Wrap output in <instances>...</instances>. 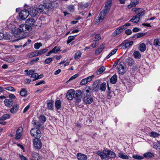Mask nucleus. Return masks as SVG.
Masks as SVG:
<instances>
[{
	"mask_svg": "<svg viewBox=\"0 0 160 160\" xmlns=\"http://www.w3.org/2000/svg\"><path fill=\"white\" fill-rule=\"evenodd\" d=\"M143 156L147 159H149L154 156V154L151 152H147L143 154Z\"/></svg>",
	"mask_w": 160,
	"mask_h": 160,
	"instance_id": "b1692460",
	"label": "nucleus"
},
{
	"mask_svg": "<svg viewBox=\"0 0 160 160\" xmlns=\"http://www.w3.org/2000/svg\"><path fill=\"white\" fill-rule=\"evenodd\" d=\"M42 44L41 43L37 42L34 44V47L35 49H38L40 47L42 46Z\"/></svg>",
	"mask_w": 160,
	"mask_h": 160,
	"instance_id": "58836bf2",
	"label": "nucleus"
},
{
	"mask_svg": "<svg viewBox=\"0 0 160 160\" xmlns=\"http://www.w3.org/2000/svg\"><path fill=\"white\" fill-rule=\"evenodd\" d=\"M146 47L145 44L142 43L140 45L139 49L141 52H144L146 49Z\"/></svg>",
	"mask_w": 160,
	"mask_h": 160,
	"instance_id": "c85d7f7f",
	"label": "nucleus"
},
{
	"mask_svg": "<svg viewBox=\"0 0 160 160\" xmlns=\"http://www.w3.org/2000/svg\"><path fill=\"white\" fill-rule=\"evenodd\" d=\"M44 6V7H43V10H42V13H46L47 12H48V8H49L48 7L46 6L44 4L43 5Z\"/></svg>",
	"mask_w": 160,
	"mask_h": 160,
	"instance_id": "37998d69",
	"label": "nucleus"
},
{
	"mask_svg": "<svg viewBox=\"0 0 160 160\" xmlns=\"http://www.w3.org/2000/svg\"><path fill=\"white\" fill-rule=\"evenodd\" d=\"M34 124L35 125V127H36L35 128H37L38 129V128H39L42 126L41 124L38 122H35L34 123Z\"/></svg>",
	"mask_w": 160,
	"mask_h": 160,
	"instance_id": "603ef678",
	"label": "nucleus"
},
{
	"mask_svg": "<svg viewBox=\"0 0 160 160\" xmlns=\"http://www.w3.org/2000/svg\"><path fill=\"white\" fill-rule=\"evenodd\" d=\"M4 103L6 106L10 107L13 105V102L12 99H6L4 101Z\"/></svg>",
	"mask_w": 160,
	"mask_h": 160,
	"instance_id": "dca6fc26",
	"label": "nucleus"
},
{
	"mask_svg": "<svg viewBox=\"0 0 160 160\" xmlns=\"http://www.w3.org/2000/svg\"><path fill=\"white\" fill-rule=\"evenodd\" d=\"M35 22V21L34 19L32 18H30L28 19L26 21V24L27 25H29V26L31 27V26H33Z\"/></svg>",
	"mask_w": 160,
	"mask_h": 160,
	"instance_id": "aec40b11",
	"label": "nucleus"
},
{
	"mask_svg": "<svg viewBox=\"0 0 160 160\" xmlns=\"http://www.w3.org/2000/svg\"><path fill=\"white\" fill-rule=\"evenodd\" d=\"M132 158H134L138 160H141L143 159V157L141 156L138 155H133Z\"/></svg>",
	"mask_w": 160,
	"mask_h": 160,
	"instance_id": "09e8293b",
	"label": "nucleus"
},
{
	"mask_svg": "<svg viewBox=\"0 0 160 160\" xmlns=\"http://www.w3.org/2000/svg\"><path fill=\"white\" fill-rule=\"evenodd\" d=\"M117 49H115L112 50L111 52H110L108 55L107 56V58H109L111 56L117 52Z\"/></svg>",
	"mask_w": 160,
	"mask_h": 160,
	"instance_id": "79ce46f5",
	"label": "nucleus"
},
{
	"mask_svg": "<svg viewBox=\"0 0 160 160\" xmlns=\"http://www.w3.org/2000/svg\"><path fill=\"white\" fill-rule=\"evenodd\" d=\"M124 30V26H122L117 28L112 34L113 36L115 37L120 34Z\"/></svg>",
	"mask_w": 160,
	"mask_h": 160,
	"instance_id": "4468645a",
	"label": "nucleus"
},
{
	"mask_svg": "<svg viewBox=\"0 0 160 160\" xmlns=\"http://www.w3.org/2000/svg\"><path fill=\"white\" fill-rule=\"evenodd\" d=\"M19 106L18 104H16L11 108L10 112L12 114L16 113L18 110Z\"/></svg>",
	"mask_w": 160,
	"mask_h": 160,
	"instance_id": "f3484780",
	"label": "nucleus"
},
{
	"mask_svg": "<svg viewBox=\"0 0 160 160\" xmlns=\"http://www.w3.org/2000/svg\"><path fill=\"white\" fill-rule=\"evenodd\" d=\"M92 88L89 86L84 87L81 91V95L83 98L84 102L87 104H90L93 102V98L92 96Z\"/></svg>",
	"mask_w": 160,
	"mask_h": 160,
	"instance_id": "f257e3e1",
	"label": "nucleus"
},
{
	"mask_svg": "<svg viewBox=\"0 0 160 160\" xmlns=\"http://www.w3.org/2000/svg\"><path fill=\"white\" fill-rule=\"evenodd\" d=\"M87 159V157L86 155L81 153V160H86Z\"/></svg>",
	"mask_w": 160,
	"mask_h": 160,
	"instance_id": "bf43d9fd",
	"label": "nucleus"
},
{
	"mask_svg": "<svg viewBox=\"0 0 160 160\" xmlns=\"http://www.w3.org/2000/svg\"><path fill=\"white\" fill-rule=\"evenodd\" d=\"M31 28L30 26L29 25L22 24L19 26L18 28V35L22 33H27L29 31Z\"/></svg>",
	"mask_w": 160,
	"mask_h": 160,
	"instance_id": "20e7f679",
	"label": "nucleus"
},
{
	"mask_svg": "<svg viewBox=\"0 0 160 160\" xmlns=\"http://www.w3.org/2000/svg\"><path fill=\"white\" fill-rule=\"evenodd\" d=\"M96 153L102 159H106L108 158H113L116 157L114 152L108 149H104L102 152L98 151L96 152Z\"/></svg>",
	"mask_w": 160,
	"mask_h": 160,
	"instance_id": "7ed1b4c3",
	"label": "nucleus"
},
{
	"mask_svg": "<svg viewBox=\"0 0 160 160\" xmlns=\"http://www.w3.org/2000/svg\"><path fill=\"white\" fill-rule=\"evenodd\" d=\"M32 155L33 158L35 159L37 157H38L39 154L37 153L33 152L32 153Z\"/></svg>",
	"mask_w": 160,
	"mask_h": 160,
	"instance_id": "680f3d73",
	"label": "nucleus"
},
{
	"mask_svg": "<svg viewBox=\"0 0 160 160\" xmlns=\"http://www.w3.org/2000/svg\"><path fill=\"white\" fill-rule=\"evenodd\" d=\"M126 33L128 35H130L132 33V31L130 29H128L125 31Z\"/></svg>",
	"mask_w": 160,
	"mask_h": 160,
	"instance_id": "338daca9",
	"label": "nucleus"
},
{
	"mask_svg": "<svg viewBox=\"0 0 160 160\" xmlns=\"http://www.w3.org/2000/svg\"><path fill=\"white\" fill-rule=\"evenodd\" d=\"M22 128L21 127H19L16 131V138L15 139H19L21 136H22V134L21 133L22 132Z\"/></svg>",
	"mask_w": 160,
	"mask_h": 160,
	"instance_id": "2eb2a0df",
	"label": "nucleus"
},
{
	"mask_svg": "<svg viewBox=\"0 0 160 160\" xmlns=\"http://www.w3.org/2000/svg\"><path fill=\"white\" fill-rule=\"evenodd\" d=\"M52 58H48L45 59L44 62L45 64H49L52 61Z\"/></svg>",
	"mask_w": 160,
	"mask_h": 160,
	"instance_id": "c03bdc74",
	"label": "nucleus"
},
{
	"mask_svg": "<svg viewBox=\"0 0 160 160\" xmlns=\"http://www.w3.org/2000/svg\"><path fill=\"white\" fill-rule=\"evenodd\" d=\"M133 56L136 59H139L141 57L140 52L138 51H135L134 52Z\"/></svg>",
	"mask_w": 160,
	"mask_h": 160,
	"instance_id": "72a5a7b5",
	"label": "nucleus"
},
{
	"mask_svg": "<svg viewBox=\"0 0 160 160\" xmlns=\"http://www.w3.org/2000/svg\"><path fill=\"white\" fill-rule=\"evenodd\" d=\"M140 18L136 15L133 16L132 18L129 21L135 23H138L140 20Z\"/></svg>",
	"mask_w": 160,
	"mask_h": 160,
	"instance_id": "a878e982",
	"label": "nucleus"
},
{
	"mask_svg": "<svg viewBox=\"0 0 160 160\" xmlns=\"http://www.w3.org/2000/svg\"><path fill=\"white\" fill-rule=\"evenodd\" d=\"M126 62L127 64L130 66L133 65L135 63V61L132 58L129 57L126 58Z\"/></svg>",
	"mask_w": 160,
	"mask_h": 160,
	"instance_id": "6ab92c4d",
	"label": "nucleus"
},
{
	"mask_svg": "<svg viewBox=\"0 0 160 160\" xmlns=\"http://www.w3.org/2000/svg\"><path fill=\"white\" fill-rule=\"evenodd\" d=\"M118 156L120 158L124 159H128L129 158L128 157V156L122 152L118 153Z\"/></svg>",
	"mask_w": 160,
	"mask_h": 160,
	"instance_id": "2f4dec72",
	"label": "nucleus"
},
{
	"mask_svg": "<svg viewBox=\"0 0 160 160\" xmlns=\"http://www.w3.org/2000/svg\"><path fill=\"white\" fill-rule=\"evenodd\" d=\"M95 40L94 41H96L98 42V41L100 40L101 39V37L100 35L99 34H96L95 36Z\"/></svg>",
	"mask_w": 160,
	"mask_h": 160,
	"instance_id": "de8ad7c7",
	"label": "nucleus"
},
{
	"mask_svg": "<svg viewBox=\"0 0 160 160\" xmlns=\"http://www.w3.org/2000/svg\"><path fill=\"white\" fill-rule=\"evenodd\" d=\"M14 59L13 57H10L7 58L6 61L9 63H11L14 61Z\"/></svg>",
	"mask_w": 160,
	"mask_h": 160,
	"instance_id": "6e6d98bb",
	"label": "nucleus"
},
{
	"mask_svg": "<svg viewBox=\"0 0 160 160\" xmlns=\"http://www.w3.org/2000/svg\"><path fill=\"white\" fill-rule=\"evenodd\" d=\"M95 42L92 43V46L93 48H95L98 44V42L94 41Z\"/></svg>",
	"mask_w": 160,
	"mask_h": 160,
	"instance_id": "774afa93",
	"label": "nucleus"
},
{
	"mask_svg": "<svg viewBox=\"0 0 160 160\" xmlns=\"http://www.w3.org/2000/svg\"><path fill=\"white\" fill-rule=\"evenodd\" d=\"M52 2L51 0H44V4L49 8H50L52 6Z\"/></svg>",
	"mask_w": 160,
	"mask_h": 160,
	"instance_id": "5701e85b",
	"label": "nucleus"
},
{
	"mask_svg": "<svg viewBox=\"0 0 160 160\" xmlns=\"http://www.w3.org/2000/svg\"><path fill=\"white\" fill-rule=\"evenodd\" d=\"M47 107L48 108L52 110L53 108V105L52 103L49 102L47 103Z\"/></svg>",
	"mask_w": 160,
	"mask_h": 160,
	"instance_id": "a18cd8bd",
	"label": "nucleus"
},
{
	"mask_svg": "<svg viewBox=\"0 0 160 160\" xmlns=\"http://www.w3.org/2000/svg\"><path fill=\"white\" fill-rule=\"evenodd\" d=\"M94 77V75H93L82 79L81 81V85H84L87 84L88 82L91 81Z\"/></svg>",
	"mask_w": 160,
	"mask_h": 160,
	"instance_id": "9b49d317",
	"label": "nucleus"
},
{
	"mask_svg": "<svg viewBox=\"0 0 160 160\" xmlns=\"http://www.w3.org/2000/svg\"><path fill=\"white\" fill-rule=\"evenodd\" d=\"M101 83L100 80L97 79L94 81L92 85V90L95 92H98L99 89L100 84Z\"/></svg>",
	"mask_w": 160,
	"mask_h": 160,
	"instance_id": "9d476101",
	"label": "nucleus"
},
{
	"mask_svg": "<svg viewBox=\"0 0 160 160\" xmlns=\"http://www.w3.org/2000/svg\"><path fill=\"white\" fill-rule=\"evenodd\" d=\"M145 35V33H138L136 34L135 35L136 36V37L137 38H139Z\"/></svg>",
	"mask_w": 160,
	"mask_h": 160,
	"instance_id": "13d9d810",
	"label": "nucleus"
},
{
	"mask_svg": "<svg viewBox=\"0 0 160 160\" xmlns=\"http://www.w3.org/2000/svg\"><path fill=\"white\" fill-rule=\"evenodd\" d=\"M33 142L34 146L37 149H40L41 148L42 143L39 139H34L33 140Z\"/></svg>",
	"mask_w": 160,
	"mask_h": 160,
	"instance_id": "1a4fd4ad",
	"label": "nucleus"
},
{
	"mask_svg": "<svg viewBox=\"0 0 160 160\" xmlns=\"http://www.w3.org/2000/svg\"><path fill=\"white\" fill-rule=\"evenodd\" d=\"M39 119L41 122H44L46 121V118L44 115H41L39 117Z\"/></svg>",
	"mask_w": 160,
	"mask_h": 160,
	"instance_id": "a19ab883",
	"label": "nucleus"
},
{
	"mask_svg": "<svg viewBox=\"0 0 160 160\" xmlns=\"http://www.w3.org/2000/svg\"><path fill=\"white\" fill-rule=\"evenodd\" d=\"M76 36H69L68 37V40H67V43L69 44L73 40H74Z\"/></svg>",
	"mask_w": 160,
	"mask_h": 160,
	"instance_id": "ea45409f",
	"label": "nucleus"
},
{
	"mask_svg": "<svg viewBox=\"0 0 160 160\" xmlns=\"http://www.w3.org/2000/svg\"><path fill=\"white\" fill-rule=\"evenodd\" d=\"M123 63L120 62L118 66V69L119 74L123 75L126 72V68L123 66Z\"/></svg>",
	"mask_w": 160,
	"mask_h": 160,
	"instance_id": "0eeeda50",
	"label": "nucleus"
},
{
	"mask_svg": "<svg viewBox=\"0 0 160 160\" xmlns=\"http://www.w3.org/2000/svg\"><path fill=\"white\" fill-rule=\"evenodd\" d=\"M79 76V74H76L73 76H72L68 80L67 82H68L69 81L72 80L77 77H78Z\"/></svg>",
	"mask_w": 160,
	"mask_h": 160,
	"instance_id": "8fccbe9b",
	"label": "nucleus"
},
{
	"mask_svg": "<svg viewBox=\"0 0 160 160\" xmlns=\"http://www.w3.org/2000/svg\"><path fill=\"white\" fill-rule=\"evenodd\" d=\"M28 10V11L29 15L33 17L36 16L38 13V9L36 8L32 7L29 8Z\"/></svg>",
	"mask_w": 160,
	"mask_h": 160,
	"instance_id": "423d86ee",
	"label": "nucleus"
},
{
	"mask_svg": "<svg viewBox=\"0 0 160 160\" xmlns=\"http://www.w3.org/2000/svg\"><path fill=\"white\" fill-rule=\"evenodd\" d=\"M38 51L35 52H32L29 53L28 55V57L29 58H32V57L37 56H38Z\"/></svg>",
	"mask_w": 160,
	"mask_h": 160,
	"instance_id": "c756f323",
	"label": "nucleus"
},
{
	"mask_svg": "<svg viewBox=\"0 0 160 160\" xmlns=\"http://www.w3.org/2000/svg\"><path fill=\"white\" fill-rule=\"evenodd\" d=\"M66 97L70 100H72L74 98L75 103H79L80 102V90L75 91L74 89H70L67 92Z\"/></svg>",
	"mask_w": 160,
	"mask_h": 160,
	"instance_id": "f03ea898",
	"label": "nucleus"
},
{
	"mask_svg": "<svg viewBox=\"0 0 160 160\" xmlns=\"http://www.w3.org/2000/svg\"><path fill=\"white\" fill-rule=\"evenodd\" d=\"M108 12H106V11L103 10L99 14V18L100 19L101 21L104 19L106 15L108 13Z\"/></svg>",
	"mask_w": 160,
	"mask_h": 160,
	"instance_id": "a211bd4d",
	"label": "nucleus"
},
{
	"mask_svg": "<svg viewBox=\"0 0 160 160\" xmlns=\"http://www.w3.org/2000/svg\"><path fill=\"white\" fill-rule=\"evenodd\" d=\"M48 51V49L47 48H45L43 49L38 50V54L39 55L44 54L45 52H47Z\"/></svg>",
	"mask_w": 160,
	"mask_h": 160,
	"instance_id": "f704fd0d",
	"label": "nucleus"
},
{
	"mask_svg": "<svg viewBox=\"0 0 160 160\" xmlns=\"http://www.w3.org/2000/svg\"><path fill=\"white\" fill-rule=\"evenodd\" d=\"M117 80V76L116 74H114L111 78L110 82L112 84H115Z\"/></svg>",
	"mask_w": 160,
	"mask_h": 160,
	"instance_id": "4be33fe9",
	"label": "nucleus"
},
{
	"mask_svg": "<svg viewBox=\"0 0 160 160\" xmlns=\"http://www.w3.org/2000/svg\"><path fill=\"white\" fill-rule=\"evenodd\" d=\"M43 7H44V6L42 5H40L38 6V10L41 12H42Z\"/></svg>",
	"mask_w": 160,
	"mask_h": 160,
	"instance_id": "69168bd1",
	"label": "nucleus"
},
{
	"mask_svg": "<svg viewBox=\"0 0 160 160\" xmlns=\"http://www.w3.org/2000/svg\"><path fill=\"white\" fill-rule=\"evenodd\" d=\"M151 136L152 137H157L158 136V134L155 132H151L150 133Z\"/></svg>",
	"mask_w": 160,
	"mask_h": 160,
	"instance_id": "5fc2aeb1",
	"label": "nucleus"
},
{
	"mask_svg": "<svg viewBox=\"0 0 160 160\" xmlns=\"http://www.w3.org/2000/svg\"><path fill=\"white\" fill-rule=\"evenodd\" d=\"M25 72L26 73L27 75H31L35 72V71L32 69L30 70L29 71L28 70H26L25 71Z\"/></svg>",
	"mask_w": 160,
	"mask_h": 160,
	"instance_id": "4c0bfd02",
	"label": "nucleus"
},
{
	"mask_svg": "<svg viewBox=\"0 0 160 160\" xmlns=\"http://www.w3.org/2000/svg\"><path fill=\"white\" fill-rule=\"evenodd\" d=\"M11 38V36L7 34H6L4 35V38L6 40H9Z\"/></svg>",
	"mask_w": 160,
	"mask_h": 160,
	"instance_id": "052dcab7",
	"label": "nucleus"
},
{
	"mask_svg": "<svg viewBox=\"0 0 160 160\" xmlns=\"http://www.w3.org/2000/svg\"><path fill=\"white\" fill-rule=\"evenodd\" d=\"M5 89L6 90L12 92L15 91V90L14 88L13 87L11 86L6 87Z\"/></svg>",
	"mask_w": 160,
	"mask_h": 160,
	"instance_id": "3c124183",
	"label": "nucleus"
},
{
	"mask_svg": "<svg viewBox=\"0 0 160 160\" xmlns=\"http://www.w3.org/2000/svg\"><path fill=\"white\" fill-rule=\"evenodd\" d=\"M60 47L55 46L51 51L52 53H57L60 51Z\"/></svg>",
	"mask_w": 160,
	"mask_h": 160,
	"instance_id": "c9c22d12",
	"label": "nucleus"
},
{
	"mask_svg": "<svg viewBox=\"0 0 160 160\" xmlns=\"http://www.w3.org/2000/svg\"><path fill=\"white\" fill-rule=\"evenodd\" d=\"M104 48V46L102 44L96 50L95 53L97 55L99 54L101 52Z\"/></svg>",
	"mask_w": 160,
	"mask_h": 160,
	"instance_id": "bb28decb",
	"label": "nucleus"
},
{
	"mask_svg": "<svg viewBox=\"0 0 160 160\" xmlns=\"http://www.w3.org/2000/svg\"><path fill=\"white\" fill-rule=\"evenodd\" d=\"M88 6V2H86L83 4H82V5H81V10L82 8H87Z\"/></svg>",
	"mask_w": 160,
	"mask_h": 160,
	"instance_id": "4d7b16f0",
	"label": "nucleus"
},
{
	"mask_svg": "<svg viewBox=\"0 0 160 160\" xmlns=\"http://www.w3.org/2000/svg\"><path fill=\"white\" fill-rule=\"evenodd\" d=\"M112 4V0H108L105 3V5L104 8V9L106 11V12H109L111 7Z\"/></svg>",
	"mask_w": 160,
	"mask_h": 160,
	"instance_id": "ddd939ff",
	"label": "nucleus"
},
{
	"mask_svg": "<svg viewBox=\"0 0 160 160\" xmlns=\"http://www.w3.org/2000/svg\"><path fill=\"white\" fill-rule=\"evenodd\" d=\"M30 133L36 138L39 139L41 137V132L36 128H32L30 131Z\"/></svg>",
	"mask_w": 160,
	"mask_h": 160,
	"instance_id": "39448f33",
	"label": "nucleus"
},
{
	"mask_svg": "<svg viewBox=\"0 0 160 160\" xmlns=\"http://www.w3.org/2000/svg\"><path fill=\"white\" fill-rule=\"evenodd\" d=\"M30 107V106L29 105H27L24 109L23 112V113H25L29 109Z\"/></svg>",
	"mask_w": 160,
	"mask_h": 160,
	"instance_id": "e2e57ef3",
	"label": "nucleus"
},
{
	"mask_svg": "<svg viewBox=\"0 0 160 160\" xmlns=\"http://www.w3.org/2000/svg\"><path fill=\"white\" fill-rule=\"evenodd\" d=\"M44 83L45 81L44 80H41L40 81L37 82V83L35 84V86H38L42 84H44Z\"/></svg>",
	"mask_w": 160,
	"mask_h": 160,
	"instance_id": "0e129e2a",
	"label": "nucleus"
},
{
	"mask_svg": "<svg viewBox=\"0 0 160 160\" xmlns=\"http://www.w3.org/2000/svg\"><path fill=\"white\" fill-rule=\"evenodd\" d=\"M106 87L107 85L106 83L103 82L102 84H100L99 89L101 92L105 91L106 89Z\"/></svg>",
	"mask_w": 160,
	"mask_h": 160,
	"instance_id": "393cba45",
	"label": "nucleus"
},
{
	"mask_svg": "<svg viewBox=\"0 0 160 160\" xmlns=\"http://www.w3.org/2000/svg\"><path fill=\"white\" fill-rule=\"evenodd\" d=\"M133 44V41H130L128 42H126L124 41L123 43L121 44L119 46H122V47L123 49H125L126 48H130Z\"/></svg>",
	"mask_w": 160,
	"mask_h": 160,
	"instance_id": "f8f14e48",
	"label": "nucleus"
},
{
	"mask_svg": "<svg viewBox=\"0 0 160 160\" xmlns=\"http://www.w3.org/2000/svg\"><path fill=\"white\" fill-rule=\"evenodd\" d=\"M114 94V92H113L109 91L108 94L107 95V98L108 99H110Z\"/></svg>",
	"mask_w": 160,
	"mask_h": 160,
	"instance_id": "49530a36",
	"label": "nucleus"
},
{
	"mask_svg": "<svg viewBox=\"0 0 160 160\" xmlns=\"http://www.w3.org/2000/svg\"><path fill=\"white\" fill-rule=\"evenodd\" d=\"M27 91L26 89L23 88L21 89L20 92V94L22 96H25L27 95Z\"/></svg>",
	"mask_w": 160,
	"mask_h": 160,
	"instance_id": "e433bc0d",
	"label": "nucleus"
},
{
	"mask_svg": "<svg viewBox=\"0 0 160 160\" xmlns=\"http://www.w3.org/2000/svg\"><path fill=\"white\" fill-rule=\"evenodd\" d=\"M153 44L155 47H160V38H157L154 39L153 42Z\"/></svg>",
	"mask_w": 160,
	"mask_h": 160,
	"instance_id": "412c9836",
	"label": "nucleus"
},
{
	"mask_svg": "<svg viewBox=\"0 0 160 160\" xmlns=\"http://www.w3.org/2000/svg\"><path fill=\"white\" fill-rule=\"evenodd\" d=\"M105 70V68L104 66L100 67L99 69L97 71V75H99L102 73Z\"/></svg>",
	"mask_w": 160,
	"mask_h": 160,
	"instance_id": "473e14b6",
	"label": "nucleus"
},
{
	"mask_svg": "<svg viewBox=\"0 0 160 160\" xmlns=\"http://www.w3.org/2000/svg\"><path fill=\"white\" fill-rule=\"evenodd\" d=\"M61 106V102L59 100H57L55 102V107L57 109H60Z\"/></svg>",
	"mask_w": 160,
	"mask_h": 160,
	"instance_id": "7c9ffc66",
	"label": "nucleus"
},
{
	"mask_svg": "<svg viewBox=\"0 0 160 160\" xmlns=\"http://www.w3.org/2000/svg\"><path fill=\"white\" fill-rule=\"evenodd\" d=\"M28 11L27 10H24L20 12L19 14L20 18L22 20H25L29 15Z\"/></svg>",
	"mask_w": 160,
	"mask_h": 160,
	"instance_id": "6e6552de",
	"label": "nucleus"
},
{
	"mask_svg": "<svg viewBox=\"0 0 160 160\" xmlns=\"http://www.w3.org/2000/svg\"><path fill=\"white\" fill-rule=\"evenodd\" d=\"M80 58V51H79L75 53L74 58L75 59H77L79 58Z\"/></svg>",
	"mask_w": 160,
	"mask_h": 160,
	"instance_id": "864d4df0",
	"label": "nucleus"
},
{
	"mask_svg": "<svg viewBox=\"0 0 160 160\" xmlns=\"http://www.w3.org/2000/svg\"><path fill=\"white\" fill-rule=\"evenodd\" d=\"M136 13H137L136 15L140 18H141L142 16H143L145 14V11L142 10L138 11Z\"/></svg>",
	"mask_w": 160,
	"mask_h": 160,
	"instance_id": "cd10ccee",
	"label": "nucleus"
}]
</instances>
